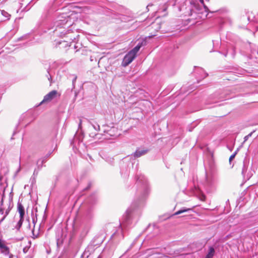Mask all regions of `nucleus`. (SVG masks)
I'll return each instance as SVG.
<instances>
[{
    "label": "nucleus",
    "instance_id": "nucleus-1",
    "mask_svg": "<svg viewBox=\"0 0 258 258\" xmlns=\"http://www.w3.org/2000/svg\"><path fill=\"white\" fill-rule=\"evenodd\" d=\"M64 240V232H63V224H59L56 230V240L57 248L62 249V250L64 249V246L63 242Z\"/></svg>",
    "mask_w": 258,
    "mask_h": 258
},
{
    "label": "nucleus",
    "instance_id": "nucleus-2",
    "mask_svg": "<svg viewBox=\"0 0 258 258\" xmlns=\"http://www.w3.org/2000/svg\"><path fill=\"white\" fill-rule=\"evenodd\" d=\"M60 96V93L57 91L52 90L44 96L43 99L40 102L39 105L50 103L52 101L59 98Z\"/></svg>",
    "mask_w": 258,
    "mask_h": 258
},
{
    "label": "nucleus",
    "instance_id": "nucleus-3",
    "mask_svg": "<svg viewBox=\"0 0 258 258\" xmlns=\"http://www.w3.org/2000/svg\"><path fill=\"white\" fill-rule=\"evenodd\" d=\"M54 35L56 37L54 41L55 42L56 46H57L61 44L62 42H63V39L64 37V28L57 26L54 31Z\"/></svg>",
    "mask_w": 258,
    "mask_h": 258
},
{
    "label": "nucleus",
    "instance_id": "nucleus-4",
    "mask_svg": "<svg viewBox=\"0 0 258 258\" xmlns=\"http://www.w3.org/2000/svg\"><path fill=\"white\" fill-rule=\"evenodd\" d=\"M136 55L132 52L131 51L127 53L124 56L123 60V64H128L132 62V61L136 57Z\"/></svg>",
    "mask_w": 258,
    "mask_h": 258
},
{
    "label": "nucleus",
    "instance_id": "nucleus-5",
    "mask_svg": "<svg viewBox=\"0 0 258 258\" xmlns=\"http://www.w3.org/2000/svg\"><path fill=\"white\" fill-rule=\"evenodd\" d=\"M0 250L2 253L5 255H9V258H13L12 254H9V248L5 244V243L0 240Z\"/></svg>",
    "mask_w": 258,
    "mask_h": 258
},
{
    "label": "nucleus",
    "instance_id": "nucleus-6",
    "mask_svg": "<svg viewBox=\"0 0 258 258\" xmlns=\"http://www.w3.org/2000/svg\"><path fill=\"white\" fill-rule=\"evenodd\" d=\"M23 221L24 220L20 219H15L14 221L12 223V227H13V229H16L17 231H19L22 226Z\"/></svg>",
    "mask_w": 258,
    "mask_h": 258
},
{
    "label": "nucleus",
    "instance_id": "nucleus-7",
    "mask_svg": "<svg viewBox=\"0 0 258 258\" xmlns=\"http://www.w3.org/2000/svg\"><path fill=\"white\" fill-rule=\"evenodd\" d=\"M17 210L19 214V219L24 220L25 209L21 203H18Z\"/></svg>",
    "mask_w": 258,
    "mask_h": 258
},
{
    "label": "nucleus",
    "instance_id": "nucleus-8",
    "mask_svg": "<svg viewBox=\"0 0 258 258\" xmlns=\"http://www.w3.org/2000/svg\"><path fill=\"white\" fill-rule=\"evenodd\" d=\"M148 152L147 150H143L141 151L137 150L134 154L135 157L139 158L142 155L146 154Z\"/></svg>",
    "mask_w": 258,
    "mask_h": 258
},
{
    "label": "nucleus",
    "instance_id": "nucleus-9",
    "mask_svg": "<svg viewBox=\"0 0 258 258\" xmlns=\"http://www.w3.org/2000/svg\"><path fill=\"white\" fill-rule=\"evenodd\" d=\"M215 254V249L214 248L211 246L209 248V252L208 254L206 255L205 258H212Z\"/></svg>",
    "mask_w": 258,
    "mask_h": 258
},
{
    "label": "nucleus",
    "instance_id": "nucleus-10",
    "mask_svg": "<svg viewBox=\"0 0 258 258\" xmlns=\"http://www.w3.org/2000/svg\"><path fill=\"white\" fill-rule=\"evenodd\" d=\"M141 46L142 44L139 43L132 50H131V51L136 55Z\"/></svg>",
    "mask_w": 258,
    "mask_h": 258
},
{
    "label": "nucleus",
    "instance_id": "nucleus-11",
    "mask_svg": "<svg viewBox=\"0 0 258 258\" xmlns=\"http://www.w3.org/2000/svg\"><path fill=\"white\" fill-rule=\"evenodd\" d=\"M189 210V209H183L175 212L173 215H177L183 213Z\"/></svg>",
    "mask_w": 258,
    "mask_h": 258
},
{
    "label": "nucleus",
    "instance_id": "nucleus-12",
    "mask_svg": "<svg viewBox=\"0 0 258 258\" xmlns=\"http://www.w3.org/2000/svg\"><path fill=\"white\" fill-rule=\"evenodd\" d=\"M11 210V208H10V206L9 207V208L6 210L5 211V215L3 217V218L1 219L0 220V222H2L5 219V218L6 217V216L9 214V212H10V211Z\"/></svg>",
    "mask_w": 258,
    "mask_h": 258
},
{
    "label": "nucleus",
    "instance_id": "nucleus-13",
    "mask_svg": "<svg viewBox=\"0 0 258 258\" xmlns=\"http://www.w3.org/2000/svg\"><path fill=\"white\" fill-rule=\"evenodd\" d=\"M0 13L7 18H9L10 15L5 11H0Z\"/></svg>",
    "mask_w": 258,
    "mask_h": 258
},
{
    "label": "nucleus",
    "instance_id": "nucleus-14",
    "mask_svg": "<svg viewBox=\"0 0 258 258\" xmlns=\"http://www.w3.org/2000/svg\"><path fill=\"white\" fill-rule=\"evenodd\" d=\"M200 198V200L201 201H203V202H205V201H206V196H205L204 194H201V195H200V198Z\"/></svg>",
    "mask_w": 258,
    "mask_h": 258
},
{
    "label": "nucleus",
    "instance_id": "nucleus-15",
    "mask_svg": "<svg viewBox=\"0 0 258 258\" xmlns=\"http://www.w3.org/2000/svg\"><path fill=\"white\" fill-rule=\"evenodd\" d=\"M235 156V154H234L230 156V157H229V161L230 162H231V161L234 158Z\"/></svg>",
    "mask_w": 258,
    "mask_h": 258
},
{
    "label": "nucleus",
    "instance_id": "nucleus-16",
    "mask_svg": "<svg viewBox=\"0 0 258 258\" xmlns=\"http://www.w3.org/2000/svg\"><path fill=\"white\" fill-rule=\"evenodd\" d=\"M28 249H29V248H28V247H24V248H23V250L24 253H27V251H28Z\"/></svg>",
    "mask_w": 258,
    "mask_h": 258
},
{
    "label": "nucleus",
    "instance_id": "nucleus-17",
    "mask_svg": "<svg viewBox=\"0 0 258 258\" xmlns=\"http://www.w3.org/2000/svg\"><path fill=\"white\" fill-rule=\"evenodd\" d=\"M4 213V209L3 208H0V214L3 215Z\"/></svg>",
    "mask_w": 258,
    "mask_h": 258
},
{
    "label": "nucleus",
    "instance_id": "nucleus-18",
    "mask_svg": "<svg viewBox=\"0 0 258 258\" xmlns=\"http://www.w3.org/2000/svg\"><path fill=\"white\" fill-rule=\"evenodd\" d=\"M248 138H249V136H246L244 137V142L248 140Z\"/></svg>",
    "mask_w": 258,
    "mask_h": 258
},
{
    "label": "nucleus",
    "instance_id": "nucleus-19",
    "mask_svg": "<svg viewBox=\"0 0 258 258\" xmlns=\"http://www.w3.org/2000/svg\"><path fill=\"white\" fill-rule=\"evenodd\" d=\"M253 132H251L250 133V134H249L247 136H249V137H251L252 134Z\"/></svg>",
    "mask_w": 258,
    "mask_h": 258
},
{
    "label": "nucleus",
    "instance_id": "nucleus-20",
    "mask_svg": "<svg viewBox=\"0 0 258 258\" xmlns=\"http://www.w3.org/2000/svg\"><path fill=\"white\" fill-rule=\"evenodd\" d=\"M81 123H82V120L80 119V123H79V125H80V126H81Z\"/></svg>",
    "mask_w": 258,
    "mask_h": 258
},
{
    "label": "nucleus",
    "instance_id": "nucleus-21",
    "mask_svg": "<svg viewBox=\"0 0 258 258\" xmlns=\"http://www.w3.org/2000/svg\"><path fill=\"white\" fill-rule=\"evenodd\" d=\"M33 223L34 224V225L35 224V221L34 218H33Z\"/></svg>",
    "mask_w": 258,
    "mask_h": 258
},
{
    "label": "nucleus",
    "instance_id": "nucleus-22",
    "mask_svg": "<svg viewBox=\"0 0 258 258\" xmlns=\"http://www.w3.org/2000/svg\"><path fill=\"white\" fill-rule=\"evenodd\" d=\"M166 9H167V7H166V8H164V9H163V11H166Z\"/></svg>",
    "mask_w": 258,
    "mask_h": 258
},
{
    "label": "nucleus",
    "instance_id": "nucleus-23",
    "mask_svg": "<svg viewBox=\"0 0 258 258\" xmlns=\"http://www.w3.org/2000/svg\"><path fill=\"white\" fill-rule=\"evenodd\" d=\"M32 232H33V235H34V230H32Z\"/></svg>",
    "mask_w": 258,
    "mask_h": 258
},
{
    "label": "nucleus",
    "instance_id": "nucleus-24",
    "mask_svg": "<svg viewBox=\"0 0 258 258\" xmlns=\"http://www.w3.org/2000/svg\"><path fill=\"white\" fill-rule=\"evenodd\" d=\"M227 54V53H225V54H224L225 56H226Z\"/></svg>",
    "mask_w": 258,
    "mask_h": 258
}]
</instances>
